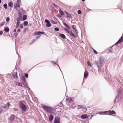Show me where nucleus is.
Returning a JSON list of instances; mask_svg holds the SVG:
<instances>
[{
  "instance_id": "nucleus-50",
  "label": "nucleus",
  "mask_w": 123,
  "mask_h": 123,
  "mask_svg": "<svg viewBox=\"0 0 123 123\" xmlns=\"http://www.w3.org/2000/svg\"><path fill=\"white\" fill-rule=\"evenodd\" d=\"M18 27H19V25H16L15 28L16 29H17Z\"/></svg>"
},
{
  "instance_id": "nucleus-24",
  "label": "nucleus",
  "mask_w": 123,
  "mask_h": 123,
  "mask_svg": "<svg viewBox=\"0 0 123 123\" xmlns=\"http://www.w3.org/2000/svg\"><path fill=\"white\" fill-rule=\"evenodd\" d=\"M8 5L9 6L12 7L13 5V3L12 2H10L8 3Z\"/></svg>"
},
{
  "instance_id": "nucleus-22",
  "label": "nucleus",
  "mask_w": 123,
  "mask_h": 123,
  "mask_svg": "<svg viewBox=\"0 0 123 123\" xmlns=\"http://www.w3.org/2000/svg\"><path fill=\"white\" fill-rule=\"evenodd\" d=\"M20 19H18L17 20L16 25H19L20 22Z\"/></svg>"
},
{
  "instance_id": "nucleus-40",
  "label": "nucleus",
  "mask_w": 123,
  "mask_h": 123,
  "mask_svg": "<svg viewBox=\"0 0 123 123\" xmlns=\"http://www.w3.org/2000/svg\"><path fill=\"white\" fill-rule=\"evenodd\" d=\"M64 29L65 31H66L68 33H70V31L68 30L67 29H66L65 28Z\"/></svg>"
},
{
  "instance_id": "nucleus-32",
  "label": "nucleus",
  "mask_w": 123,
  "mask_h": 123,
  "mask_svg": "<svg viewBox=\"0 0 123 123\" xmlns=\"http://www.w3.org/2000/svg\"><path fill=\"white\" fill-rule=\"evenodd\" d=\"M50 22L51 23L54 24H56L57 23L56 22H55L52 20H50Z\"/></svg>"
},
{
  "instance_id": "nucleus-52",
  "label": "nucleus",
  "mask_w": 123,
  "mask_h": 123,
  "mask_svg": "<svg viewBox=\"0 0 123 123\" xmlns=\"http://www.w3.org/2000/svg\"><path fill=\"white\" fill-rule=\"evenodd\" d=\"M3 33V32L2 31H0V35H2Z\"/></svg>"
},
{
  "instance_id": "nucleus-58",
  "label": "nucleus",
  "mask_w": 123,
  "mask_h": 123,
  "mask_svg": "<svg viewBox=\"0 0 123 123\" xmlns=\"http://www.w3.org/2000/svg\"><path fill=\"white\" fill-rule=\"evenodd\" d=\"M57 66H58L59 67V68H60L59 67V65L58 64H57ZM60 70H61L60 69Z\"/></svg>"
},
{
  "instance_id": "nucleus-41",
  "label": "nucleus",
  "mask_w": 123,
  "mask_h": 123,
  "mask_svg": "<svg viewBox=\"0 0 123 123\" xmlns=\"http://www.w3.org/2000/svg\"><path fill=\"white\" fill-rule=\"evenodd\" d=\"M19 27V28H21V29H22L23 28V25L22 24H21Z\"/></svg>"
},
{
  "instance_id": "nucleus-46",
  "label": "nucleus",
  "mask_w": 123,
  "mask_h": 123,
  "mask_svg": "<svg viewBox=\"0 0 123 123\" xmlns=\"http://www.w3.org/2000/svg\"><path fill=\"white\" fill-rule=\"evenodd\" d=\"M21 2V0H17L16 3H19V4Z\"/></svg>"
},
{
  "instance_id": "nucleus-63",
  "label": "nucleus",
  "mask_w": 123,
  "mask_h": 123,
  "mask_svg": "<svg viewBox=\"0 0 123 123\" xmlns=\"http://www.w3.org/2000/svg\"><path fill=\"white\" fill-rule=\"evenodd\" d=\"M62 75H63V74H62Z\"/></svg>"
},
{
  "instance_id": "nucleus-35",
  "label": "nucleus",
  "mask_w": 123,
  "mask_h": 123,
  "mask_svg": "<svg viewBox=\"0 0 123 123\" xmlns=\"http://www.w3.org/2000/svg\"><path fill=\"white\" fill-rule=\"evenodd\" d=\"M72 15H71V14L69 13L67 15V17L71 18L72 17Z\"/></svg>"
},
{
  "instance_id": "nucleus-21",
  "label": "nucleus",
  "mask_w": 123,
  "mask_h": 123,
  "mask_svg": "<svg viewBox=\"0 0 123 123\" xmlns=\"http://www.w3.org/2000/svg\"><path fill=\"white\" fill-rule=\"evenodd\" d=\"M17 73V72H16L15 74H12V75L14 78H17L18 76Z\"/></svg>"
},
{
  "instance_id": "nucleus-29",
  "label": "nucleus",
  "mask_w": 123,
  "mask_h": 123,
  "mask_svg": "<svg viewBox=\"0 0 123 123\" xmlns=\"http://www.w3.org/2000/svg\"><path fill=\"white\" fill-rule=\"evenodd\" d=\"M23 25L25 26H27L28 25V22L27 21H24L23 22Z\"/></svg>"
},
{
  "instance_id": "nucleus-42",
  "label": "nucleus",
  "mask_w": 123,
  "mask_h": 123,
  "mask_svg": "<svg viewBox=\"0 0 123 123\" xmlns=\"http://www.w3.org/2000/svg\"><path fill=\"white\" fill-rule=\"evenodd\" d=\"M45 22L46 23H49V22H50L47 19H45Z\"/></svg>"
},
{
  "instance_id": "nucleus-2",
  "label": "nucleus",
  "mask_w": 123,
  "mask_h": 123,
  "mask_svg": "<svg viewBox=\"0 0 123 123\" xmlns=\"http://www.w3.org/2000/svg\"><path fill=\"white\" fill-rule=\"evenodd\" d=\"M25 102L24 100L21 101L19 102V104L20 107L22 110L24 112L25 111L27 110V108L25 105L23 104V102Z\"/></svg>"
},
{
  "instance_id": "nucleus-62",
  "label": "nucleus",
  "mask_w": 123,
  "mask_h": 123,
  "mask_svg": "<svg viewBox=\"0 0 123 123\" xmlns=\"http://www.w3.org/2000/svg\"><path fill=\"white\" fill-rule=\"evenodd\" d=\"M93 116L92 115L91 116Z\"/></svg>"
},
{
  "instance_id": "nucleus-59",
  "label": "nucleus",
  "mask_w": 123,
  "mask_h": 123,
  "mask_svg": "<svg viewBox=\"0 0 123 123\" xmlns=\"http://www.w3.org/2000/svg\"><path fill=\"white\" fill-rule=\"evenodd\" d=\"M82 0L83 1H84L85 0Z\"/></svg>"
},
{
  "instance_id": "nucleus-4",
  "label": "nucleus",
  "mask_w": 123,
  "mask_h": 123,
  "mask_svg": "<svg viewBox=\"0 0 123 123\" xmlns=\"http://www.w3.org/2000/svg\"><path fill=\"white\" fill-rule=\"evenodd\" d=\"M10 106V104L9 102H8L6 104L2 105V106L3 108L5 109L6 110H7L9 109Z\"/></svg>"
},
{
  "instance_id": "nucleus-10",
  "label": "nucleus",
  "mask_w": 123,
  "mask_h": 123,
  "mask_svg": "<svg viewBox=\"0 0 123 123\" xmlns=\"http://www.w3.org/2000/svg\"><path fill=\"white\" fill-rule=\"evenodd\" d=\"M86 108V107L83 105H78V109H84Z\"/></svg>"
},
{
  "instance_id": "nucleus-19",
  "label": "nucleus",
  "mask_w": 123,
  "mask_h": 123,
  "mask_svg": "<svg viewBox=\"0 0 123 123\" xmlns=\"http://www.w3.org/2000/svg\"><path fill=\"white\" fill-rule=\"evenodd\" d=\"M63 24L68 29H70L69 26L65 23H63Z\"/></svg>"
},
{
  "instance_id": "nucleus-44",
  "label": "nucleus",
  "mask_w": 123,
  "mask_h": 123,
  "mask_svg": "<svg viewBox=\"0 0 123 123\" xmlns=\"http://www.w3.org/2000/svg\"><path fill=\"white\" fill-rule=\"evenodd\" d=\"M78 13L79 14H80L81 13V12L80 10H78Z\"/></svg>"
},
{
  "instance_id": "nucleus-15",
  "label": "nucleus",
  "mask_w": 123,
  "mask_h": 123,
  "mask_svg": "<svg viewBox=\"0 0 123 123\" xmlns=\"http://www.w3.org/2000/svg\"><path fill=\"white\" fill-rule=\"evenodd\" d=\"M59 36L60 37H62V38L65 39L66 38V36L64 34H59Z\"/></svg>"
},
{
  "instance_id": "nucleus-1",
  "label": "nucleus",
  "mask_w": 123,
  "mask_h": 123,
  "mask_svg": "<svg viewBox=\"0 0 123 123\" xmlns=\"http://www.w3.org/2000/svg\"><path fill=\"white\" fill-rule=\"evenodd\" d=\"M104 59L103 58H100L98 61H96L95 63L97 67L98 70H99L102 66L104 62Z\"/></svg>"
},
{
  "instance_id": "nucleus-5",
  "label": "nucleus",
  "mask_w": 123,
  "mask_h": 123,
  "mask_svg": "<svg viewBox=\"0 0 123 123\" xmlns=\"http://www.w3.org/2000/svg\"><path fill=\"white\" fill-rule=\"evenodd\" d=\"M21 81L23 84L26 87V86H27V85L26 84L25 76H22L21 77Z\"/></svg>"
},
{
  "instance_id": "nucleus-13",
  "label": "nucleus",
  "mask_w": 123,
  "mask_h": 123,
  "mask_svg": "<svg viewBox=\"0 0 123 123\" xmlns=\"http://www.w3.org/2000/svg\"><path fill=\"white\" fill-rule=\"evenodd\" d=\"M54 118V117L53 115H51L49 116V120L50 122L52 121Z\"/></svg>"
},
{
  "instance_id": "nucleus-53",
  "label": "nucleus",
  "mask_w": 123,
  "mask_h": 123,
  "mask_svg": "<svg viewBox=\"0 0 123 123\" xmlns=\"http://www.w3.org/2000/svg\"><path fill=\"white\" fill-rule=\"evenodd\" d=\"M65 13H66L67 14V15L69 13V12H66V11H65Z\"/></svg>"
},
{
  "instance_id": "nucleus-12",
  "label": "nucleus",
  "mask_w": 123,
  "mask_h": 123,
  "mask_svg": "<svg viewBox=\"0 0 123 123\" xmlns=\"http://www.w3.org/2000/svg\"><path fill=\"white\" fill-rule=\"evenodd\" d=\"M88 72L87 71L85 72L84 75V78H86L87 77L88 75Z\"/></svg>"
},
{
  "instance_id": "nucleus-56",
  "label": "nucleus",
  "mask_w": 123,
  "mask_h": 123,
  "mask_svg": "<svg viewBox=\"0 0 123 123\" xmlns=\"http://www.w3.org/2000/svg\"><path fill=\"white\" fill-rule=\"evenodd\" d=\"M74 30L76 32V33H78L77 32V30L75 29V30Z\"/></svg>"
},
{
  "instance_id": "nucleus-33",
  "label": "nucleus",
  "mask_w": 123,
  "mask_h": 123,
  "mask_svg": "<svg viewBox=\"0 0 123 123\" xmlns=\"http://www.w3.org/2000/svg\"><path fill=\"white\" fill-rule=\"evenodd\" d=\"M87 64L88 66H90V67H91L92 66L91 64L90 63V62L89 61H87Z\"/></svg>"
},
{
  "instance_id": "nucleus-25",
  "label": "nucleus",
  "mask_w": 123,
  "mask_h": 123,
  "mask_svg": "<svg viewBox=\"0 0 123 123\" xmlns=\"http://www.w3.org/2000/svg\"><path fill=\"white\" fill-rule=\"evenodd\" d=\"M27 16L26 15H24L23 16V19L24 20H25L27 18Z\"/></svg>"
},
{
  "instance_id": "nucleus-30",
  "label": "nucleus",
  "mask_w": 123,
  "mask_h": 123,
  "mask_svg": "<svg viewBox=\"0 0 123 123\" xmlns=\"http://www.w3.org/2000/svg\"><path fill=\"white\" fill-rule=\"evenodd\" d=\"M112 46L111 47L110 49H108V51L109 53H111L112 52Z\"/></svg>"
},
{
  "instance_id": "nucleus-11",
  "label": "nucleus",
  "mask_w": 123,
  "mask_h": 123,
  "mask_svg": "<svg viewBox=\"0 0 123 123\" xmlns=\"http://www.w3.org/2000/svg\"><path fill=\"white\" fill-rule=\"evenodd\" d=\"M108 111H104L103 112H98L99 114L100 115H103L104 114H107Z\"/></svg>"
},
{
  "instance_id": "nucleus-6",
  "label": "nucleus",
  "mask_w": 123,
  "mask_h": 123,
  "mask_svg": "<svg viewBox=\"0 0 123 123\" xmlns=\"http://www.w3.org/2000/svg\"><path fill=\"white\" fill-rule=\"evenodd\" d=\"M15 116L13 114L11 115L8 118L9 120L11 122H13L14 120Z\"/></svg>"
},
{
  "instance_id": "nucleus-16",
  "label": "nucleus",
  "mask_w": 123,
  "mask_h": 123,
  "mask_svg": "<svg viewBox=\"0 0 123 123\" xmlns=\"http://www.w3.org/2000/svg\"><path fill=\"white\" fill-rule=\"evenodd\" d=\"M122 89L120 88L119 89L118 91V94L117 95V97L118 96V95L119 94H120L122 93Z\"/></svg>"
},
{
  "instance_id": "nucleus-43",
  "label": "nucleus",
  "mask_w": 123,
  "mask_h": 123,
  "mask_svg": "<svg viewBox=\"0 0 123 123\" xmlns=\"http://www.w3.org/2000/svg\"><path fill=\"white\" fill-rule=\"evenodd\" d=\"M18 35V34L17 32H15L14 33V35L16 37H17Z\"/></svg>"
},
{
  "instance_id": "nucleus-39",
  "label": "nucleus",
  "mask_w": 123,
  "mask_h": 123,
  "mask_svg": "<svg viewBox=\"0 0 123 123\" xmlns=\"http://www.w3.org/2000/svg\"><path fill=\"white\" fill-rule=\"evenodd\" d=\"M72 27L73 29L74 30L76 29V26L74 25H72Z\"/></svg>"
},
{
  "instance_id": "nucleus-23",
  "label": "nucleus",
  "mask_w": 123,
  "mask_h": 123,
  "mask_svg": "<svg viewBox=\"0 0 123 123\" xmlns=\"http://www.w3.org/2000/svg\"><path fill=\"white\" fill-rule=\"evenodd\" d=\"M14 6L15 8H16V7L19 8L20 7V5L19 3H16V5L15 6V5H14Z\"/></svg>"
},
{
  "instance_id": "nucleus-37",
  "label": "nucleus",
  "mask_w": 123,
  "mask_h": 123,
  "mask_svg": "<svg viewBox=\"0 0 123 123\" xmlns=\"http://www.w3.org/2000/svg\"><path fill=\"white\" fill-rule=\"evenodd\" d=\"M54 30L55 31H59V29L57 27H55L54 28Z\"/></svg>"
},
{
  "instance_id": "nucleus-17",
  "label": "nucleus",
  "mask_w": 123,
  "mask_h": 123,
  "mask_svg": "<svg viewBox=\"0 0 123 123\" xmlns=\"http://www.w3.org/2000/svg\"><path fill=\"white\" fill-rule=\"evenodd\" d=\"M108 112H109V113L111 114H115L116 113L114 111H107Z\"/></svg>"
},
{
  "instance_id": "nucleus-7",
  "label": "nucleus",
  "mask_w": 123,
  "mask_h": 123,
  "mask_svg": "<svg viewBox=\"0 0 123 123\" xmlns=\"http://www.w3.org/2000/svg\"><path fill=\"white\" fill-rule=\"evenodd\" d=\"M60 117L56 116L54 118V120L53 122L54 123H60Z\"/></svg>"
},
{
  "instance_id": "nucleus-54",
  "label": "nucleus",
  "mask_w": 123,
  "mask_h": 123,
  "mask_svg": "<svg viewBox=\"0 0 123 123\" xmlns=\"http://www.w3.org/2000/svg\"><path fill=\"white\" fill-rule=\"evenodd\" d=\"M20 29H18L17 30V31L18 32H20Z\"/></svg>"
},
{
  "instance_id": "nucleus-3",
  "label": "nucleus",
  "mask_w": 123,
  "mask_h": 123,
  "mask_svg": "<svg viewBox=\"0 0 123 123\" xmlns=\"http://www.w3.org/2000/svg\"><path fill=\"white\" fill-rule=\"evenodd\" d=\"M43 109L48 113H51L52 110V108L49 106H43L42 107Z\"/></svg>"
},
{
  "instance_id": "nucleus-55",
  "label": "nucleus",
  "mask_w": 123,
  "mask_h": 123,
  "mask_svg": "<svg viewBox=\"0 0 123 123\" xmlns=\"http://www.w3.org/2000/svg\"><path fill=\"white\" fill-rule=\"evenodd\" d=\"M16 31V29H14L13 30V32H15Z\"/></svg>"
},
{
  "instance_id": "nucleus-8",
  "label": "nucleus",
  "mask_w": 123,
  "mask_h": 123,
  "mask_svg": "<svg viewBox=\"0 0 123 123\" xmlns=\"http://www.w3.org/2000/svg\"><path fill=\"white\" fill-rule=\"evenodd\" d=\"M123 41V35H122L121 38L119 39L116 44H118Z\"/></svg>"
},
{
  "instance_id": "nucleus-61",
  "label": "nucleus",
  "mask_w": 123,
  "mask_h": 123,
  "mask_svg": "<svg viewBox=\"0 0 123 123\" xmlns=\"http://www.w3.org/2000/svg\"><path fill=\"white\" fill-rule=\"evenodd\" d=\"M61 16H60V17H61Z\"/></svg>"
},
{
  "instance_id": "nucleus-38",
  "label": "nucleus",
  "mask_w": 123,
  "mask_h": 123,
  "mask_svg": "<svg viewBox=\"0 0 123 123\" xmlns=\"http://www.w3.org/2000/svg\"><path fill=\"white\" fill-rule=\"evenodd\" d=\"M36 41V39H33L32 41V43H30V44L31 45L33 43L35 42Z\"/></svg>"
},
{
  "instance_id": "nucleus-26",
  "label": "nucleus",
  "mask_w": 123,
  "mask_h": 123,
  "mask_svg": "<svg viewBox=\"0 0 123 123\" xmlns=\"http://www.w3.org/2000/svg\"><path fill=\"white\" fill-rule=\"evenodd\" d=\"M4 30L6 32H7L9 31V29L8 27H6L5 28Z\"/></svg>"
},
{
  "instance_id": "nucleus-14",
  "label": "nucleus",
  "mask_w": 123,
  "mask_h": 123,
  "mask_svg": "<svg viewBox=\"0 0 123 123\" xmlns=\"http://www.w3.org/2000/svg\"><path fill=\"white\" fill-rule=\"evenodd\" d=\"M88 117L87 116L86 114H83L81 116V117L82 119H86Z\"/></svg>"
},
{
  "instance_id": "nucleus-18",
  "label": "nucleus",
  "mask_w": 123,
  "mask_h": 123,
  "mask_svg": "<svg viewBox=\"0 0 123 123\" xmlns=\"http://www.w3.org/2000/svg\"><path fill=\"white\" fill-rule=\"evenodd\" d=\"M69 33L70 35L72 36L74 38L76 37V36L71 31H70V32Z\"/></svg>"
},
{
  "instance_id": "nucleus-48",
  "label": "nucleus",
  "mask_w": 123,
  "mask_h": 123,
  "mask_svg": "<svg viewBox=\"0 0 123 123\" xmlns=\"http://www.w3.org/2000/svg\"><path fill=\"white\" fill-rule=\"evenodd\" d=\"M25 76L26 78H27L28 77V74H25Z\"/></svg>"
},
{
  "instance_id": "nucleus-47",
  "label": "nucleus",
  "mask_w": 123,
  "mask_h": 123,
  "mask_svg": "<svg viewBox=\"0 0 123 123\" xmlns=\"http://www.w3.org/2000/svg\"><path fill=\"white\" fill-rule=\"evenodd\" d=\"M93 51L94 53L95 54H98L97 52V51L96 50H94L93 49Z\"/></svg>"
},
{
  "instance_id": "nucleus-60",
  "label": "nucleus",
  "mask_w": 123,
  "mask_h": 123,
  "mask_svg": "<svg viewBox=\"0 0 123 123\" xmlns=\"http://www.w3.org/2000/svg\"><path fill=\"white\" fill-rule=\"evenodd\" d=\"M1 0H0V4L1 3Z\"/></svg>"
},
{
  "instance_id": "nucleus-28",
  "label": "nucleus",
  "mask_w": 123,
  "mask_h": 123,
  "mask_svg": "<svg viewBox=\"0 0 123 123\" xmlns=\"http://www.w3.org/2000/svg\"><path fill=\"white\" fill-rule=\"evenodd\" d=\"M17 84V85L18 86H22V85L21 83L18 82H16V83Z\"/></svg>"
},
{
  "instance_id": "nucleus-45",
  "label": "nucleus",
  "mask_w": 123,
  "mask_h": 123,
  "mask_svg": "<svg viewBox=\"0 0 123 123\" xmlns=\"http://www.w3.org/2000/svg\"><path fill=\"white\" fill-rule=\"evenodd\" d=\"M9 20H10L9 18L7 17L6 19V21L8 22L9 21Z\"/></svg>"
},
{
  "instance_id": "nucleus-49",
  "label": "nucleus",
  "mask_w": 123,
  "mask_h": 123,
  "mask_svg": "<svg viewBox=\"0 0 123 123\" xmlns=\"http://www.w3.org/2000/svg\"><path fill=\"white\" fill-rule=\"evenodd\" d=\"M69 102L70 103H73V101L71 99H70L69 100Z\"/></svg>"
},
{
  "instance_id": "nucleus-34",
  "label": "nucleus",
  "mask_w": 123,
  "mask_h": 123,
  "mask_svg": "<svg viewBox=\"0 0 123 123\" xmlns=\"http://www.w3.org/2000/svg\"><path fill=\"white\" fill-rule=\"evenodd\" d=\"M3 6L4 8L6 9L7 8V5L6 4H4Z\"/></svg>"
},
{
  "instance_id": "nucleus-51",
  "label": "nucleus",
  "mask_w": 123,
  "mask_h": 123,
  "mask_svg": "<svg viewBox=\"0 0 123 123\" xmlns=\"http://www.w3.org/2000/svg\"><path fill=\"white\" fill-rule=\"evenodd\" d=\"M40 37V36H38L36 37V39H38Z\"/></svg>"
},
{
  "instance_id": "nucleus-36",
  "label": "nucleus",
  "mask_w": 123,
  "mask_h": 123,
  "mask_svg": "<svg viewBox=\"0 0 123 123\" xmlns=\"http://www.w3.org/2000/svg\"><path fill=\"white\" fill-rule=\"evenodd\" d=\"M51 63L53 65L55 66L56 65V64L55 62L53 61H51Z\"/></svg>"
},
{
  "instance_id": "nucleus-31",
  "label": "nucleus",
  "mask_w": 123,
  "mask_h": 123,
  "mask_svg": "<svg viewBox=\"0 0 123 123\" xmlns=\"http://www.w3.org/2000/svg\"><path fill=\"white\" fill-rule=\"evenodd\" d=\"M3 107L2 106H1L0 107V114L2 113L3 112V110L2 109Z\"/></svg>"
},
{
  "instance_id": "nucleus-57",
  "label": "nucleus",
  "mask_w": 123,
  "mask_h": 123,
  "mask_svg": "<svg viewBox=\"0 0 123 123\" xmlns=\"http://www.w3.org/2000/svg\"><path fill=\"white\" fill-rule=\"evenodd\" d=\"M4 23H3L2 24H0V25L1 26H2L4 25Z\"/></svg>"
},
{
  "instance_id": "nucleus-27",
  "label": "nucleus",
  "mask_w": 123,
  "mask_h": 123,
  "mask_svg": "<svg viewBox=\"0 0 123 123\" xmlns=\"http://www.w3.org/2000/svg\"><path fill=\"white\" fill-rule=\"evenodd\" d=\"M46 26L48 27H50L51 26V25L50 22L49 23H47L46 24Z\"/></svg>"
},
{
  "instance_id": "nucleus-9",
  "label": "nucleus",
  "mask_w": 123,
  "mask_h": 123,
  "mask_svg": "<svg viewBox=\"0 0 123 123\" xmlns=\"http://www.w3.org/2000/svg\"><path fill=\"white\" fill-rule=\"evenodd\" d=\"M44 32L37 31L34 34L35 35H37L41 34H44Z\"/></svg>"
},
{
  "instance_id": "nucleus-20",
  "label": "nucleus",
  "mask_w": 123,
  "mask_h": 123,
  "mask_svg": "<svg viewBox=\"0 0 123 123\" xmlns=\"http://www.w3.org/2000/svg\"><path fill=\"white\" fill-rule=\"evenodd\" d=\"M59 12L61 14V16H62L64 15V12L61 10H59Z\"/></svg>"
}]
</instances>
